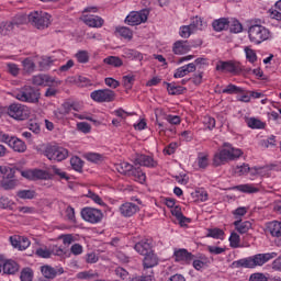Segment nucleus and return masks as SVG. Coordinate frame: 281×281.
<instances>
[{
	"instance_id": "f257e3e1",
	"label": "nucleus",
	"mask_w": 281,
	"mask_h": 281,
	"mask_svg": "<svg viewBox=\"0 0 281 281\" xmlns=\"http://www.w3.org/2000/svg\"><path fill=\"white\" fill-rule=\"evenodd\" d=\"M278 254L276 252H268V254H258L252 257L239 259L237 261H233L231 265L232 269H255V267H262V265L269 262V260H272V258H276Z\"/></svg>"
},
{
	"instance_id": "f03ea898",
	"label": "nucleus",
	"mask_w": 281,
	"mask_h": 281,
	"mask_svg": "<svg viewBox=\"0 0 281 281\" xmlns=\"http://www.w3.org/2000/svg\"><path fill=\"white\" fill-rule=\"evenodd\" d=\"M240 155H243V150L234 148L228 143H224V149L216 153L213 157V166L218 168V166H223V164H227V161H234V159H238Z\"/></svg>"
},
{
	"instance_id": "7ed1b4c3",
	"label": "nucleus",
	"mask_w": 281,
	"mask_h": 281,
	"mask_svg": "<svg viewBox=\"0 0 281 281\" xmlns=\"http://www.w3.org/2000/svg\"><path fill=\"white\" fill-rule=\"evenodd\" d=\"M248 38L254 45H260L271 38V31L261 24L252 23V25L248 27Z\"/></svg>"
},
{
	"instance_id": "20e7f679",
	"label": "nucleus",
	"mask_w": 281,
	"mask_h": 281,
	"mask_svg": "<svg viewBox=\"0 0 281 281\" xmlns=\"http://www.w3.org/2000/svg\"><path fill=\"white\" fill-rule=\"evenodd\" d=\"M44 155L49 161L60 162L65 161L69 157V149L58 145V144H48L44 149Z\"/></svg>"
},
{
	"instance_id": "39448f33",
	"label": "nucleus",
	"mask_w": 281,
	"mask_h": 281,
	"mask_svg": "<svg viewBox=\"0 0 281 281\" xmlns=\"http://www.w3.org/2000/svg\"><path fill=\"white\" fill-rule=\"evenodd\" d=\"M29 23L36 30H45L52 24V15L43 11L31 12L27 16Z\"/></svg>"
},
{
	"instance_id": "423d86ee",
	"label": "nucleus",
	"mask_w": 281,
	"mask_h": 281,
	"mask_svg": "<svg viewBox=\"0 0 281 281\" xmlns=\"http://www.w3.org/2000/svg\"><path fill=\"white\" fill-rule=\"evenodd\" d=\"M16 100L20 102H29L31 104H36L41 100V91L31 86H24L20 91L15 93Z\"/></svg>"
},
{
	"instance_id": "0eeeda50",
	"label": "nucleus",
	"mask_w": 281,
	"mask_h": 281,
	"mask_svg": "<svg viewBox=\"0 0 281 281\" xmlns=\"http://www.w3.org/2000/svg\"><path fill=\"white\" fill-rule=\"evenodd\" d=\"M8 115L13 120L23 121L30 117V110L21 103H13L8 108Z\"/></svg>"
},
{
	"instance_id": "6e6552de",
	"label": "nucleus",
	"mask_w": 281,
	"mask_h": 281,
	"mask_svg": "<svg viewBox=\"0 0 281 281\" xmlns=\"http://www.w3.org/2000/svg\"><path fill=\"white\" fill-rule=\"evenodd\" d=\"M150 14V11L147 9H143L140 11H132L126 18L125 23L127 25H142V23H146L148 21V15Z\"/></svg>"
},
{
	"instance_id": "1a4fd4ad",
	"label": "nucleus",
	"mask_w": 281,
	"mask_h": 281,
	"mask_svg": "<svg viewBox=\"0 0 281 281\" xmlns=\"http://www.w3.org/2000/svg\"><path fill=\"white\" fill-rule=\"evenodd\" d=\"M215 69L216 71H222V74H233V76H238L243 71L240 64L232 60L217 61Z\"/></svg>"
},
{
	"instance_id": "9d476101",
	"label": "nucleus",
	"mask_w": 281,
	"mask_h": 281,
	"mask_svg": "<svg viewBox=\"0 0 281 281\" xmlns=\"http://www.w3.org/2000/svg\"><path fill=\"white\" fill-rule=\"evenodd\" d=\"M91 100L93 102H114L115 101V91L111 89H100V90H94L90 93Z\"/></svg>"
},
{
	"instance_id": "9b49d317",
	"label": "nucleus",
	"mask_w": 281,
	"mask_h": 281,
	"mask_svg": "<svg viewBox=\"0 0 281 281\" xmlns=\"http://www.w3.org/2000/svg\"><path fill=\"white\" fill-rule=\"evenodd\" d=\"M104 214H102V211L93 207H85L81 210V217L83 221H87V223H100L103 218Z\"/></svg>"
},
{
	"instance_id": "f8f14e48",
	"label": "nucleus",
	"mask_w": 281,
	"mask_h": 281,
	"mask_svg": "<svg viewBox=\"0 0 281 281\" xmlns=\"http://www.w3.org/2000/svg\"><path fill=\"white\" fill-rule=\"evenodd\" d=\"M134 166H144L145 168H157V161L151 156L137 154L134 159Z\"/></svg>"
},
{
	"instance_id": "ddd939ff",
	"label": "nucleus",
	"mask_w": 281,
	"mask_h": 281,
	"mask_svg": "<svg viewBox=\"0 0 281 281\" xmlns=\"http://www.w3.org/2000/svg\"><path fill=\"white\" fill-rule=\"evenodd\" d=\"M42 274L47 280H54L56 276H63L65 273V269L63 267H52V266H42L41 267Z\"/></svg>"
},
{
	"instance_id": "4468645a",
	"label": "nucleus",
	"mask_w": 281,
	"mask_h": 281,
	"mask_svg": "<svg viewBox=\"0 0 281 281\" xmlns=\"http://www.w3.org/2000/svg\"><path fill=\"white\" fill-rule=\"evenodd\" d=\"M135 251L140 256H146L153 252V239H143L135 244L134 246Z\"/></svg>"
},
{
	"instance_id": "2eb2a0df",
	"label": "nucleus",
	"mask_w": 281,
	"mask_h": 281,
	"mask_svg": "<svg viewBox=\"0 0 281 281\" xmlns=\"http://www.w3.org/2000/svg\"><path fill=\"white\" fill-rule=\"evenodd\" d=\"M4 144H8V146H10V148H12L15 153H25V150H27V145H25V142L14 136H8V140H5Z\"/></svg>"
},
{
	"instance_id": "dca6fc26",
	"label": "nucleus",
	"mask_w": 281,
	"mask_h": 281,
	"mask_svg": "<svg viewBox=\"0 0 281 281\" xmlns=\"http://www.w3.org/2000/svg\"><path fill=\"white\" fill-rule=\"evenodd\" d=\"M137 212H139V206L133 202H127L120 206V213L125 218H130V216H134V214H137Z\"/></svg>"
},
{
	"instance_id": "f3484780",
	"label": "nucleus",
	"mask_w": 281,
	"mask_h": 281,
	"mask_svg": "<svg viewBox=\"0 0 281 281\" xmlns=\"http://www.w3.org/2000/svg\"><path fill=\"white\" fill-rule=\"evenodd\" d=\"M159 265V257L155 254V250L144 255L143 267L144 269H153V267H157Z\"/></svg>"
},
{
	"instance_id": "a211bd4d",
	"label": "nucleus",
	"mask_w": 281,
	"mask_h": 281,
	"mask_svg": "<svg viewBox=\"0 0 281 281\" xmlns=\"http://www.w3.org/2000/svg\"><path fill=\"white\" fill-rule=\"evenodd\" d=\"M82 21L88 27H102L104 25V19L98 15H83Z\"/></svg>"
},
{
	"instance_id": "6ab92c4d",
	"label": "nucleus",
	"mask_w": 281,
	"mask_h": 281,
	"mask_svg": "<svg viewBox=\"0 0 281 281\" xmlns=\"http://www.w3.org/2000/svg\"><path fill=\"white\" fill-rule=\"evenodd\" d=\"M173 256L176 258V262H192V260H194V255L184 248L176 250Z\"/></svg>"
},
{
	"instance_id": "aec40b11",
	"label": "nucleus",
	"mask_w": 281,
	"mask_h": 281,
	"mask_svg": "<svg viewBox=\"0 0 281 281\" xmlns=\"http://www.w3.org/2000/svg\"><path fill=\"white\" fill-rule=\"evenodd\" d=\"M19 269H21V266H19L16 263V261H14L12 259L4 261V263L2 266V271L7 276H14V274L19 273Z\"/></svg>"
},
{
	"instance_id": "412c9836",
	"label": "nucleus",
	"mask_w": 281,
	"mask_h": 281,
	"mask_svg": "<svg viewBox=\"0 0 281 281\" xmlns=\"http://www.w3.org/2000/svg\"><path fill=\"white\" fill-rule=\"evenodd\" d=\"M190 49H192V46L190 43H188V41H178L173 44L172 48L173 53L177 55L188 54Z\"/></svg>"
},
{
	"instance_id": "4be33fe9",
	"label": "nucleus",
	"mask_w": 281,
	"mask_h": 281,
	"mask_svg": "<svg viewBox=\"0 0 281 281\" xmlns=\"http://www.w3.org/2000/svg\"><path fill=\"white\" fill-rule=\"evenodd\" d=\"M267 229L273 238H281V222L272 221L267 224Z\"/></svg>"
},
{
	"instance_id": "5701e85b",
	"label": "nucleus",
	"mask_w": 281,
	"mask_h": 281,
	"mask_svg": "<svg viewBox=\"0 0 281 281\" xmlns=\"http://www.w3.org/2000/svg\"><path fill=\"white\" fill-rule=\"evenodd\" d=\"M128 177H133L134 181H137L138 183L146 182V173L142 171L140 167H132Z\"/></svg>"
},
{
	"instance_id": "b1692460",
	"label": "nucleus",
	"mask_w": 281,
	"mask_h": 281,
	"mask_svg": "<svg viewBox=\"0 0 281 281\" xmlns=\"http://www.w3.org/2000/svg\"><path fill=\"white\" fill-rule=\"evenodd\" d=\"M212 27L215 32H223V30H227L229 27V19L220 18L214 20L212 23Z\"/></svg>"
},
{
	"instance_id": "393cba45",
	"label": "nucleus",
	"mask_w": 281,
	"mask_h": 281,
	"mask_svg": "<svg viewBox=\"0 0 281 281\" xmlns=\"http://www.w3.org/2000/svg\"><path fill=\"white\" fill-rule=\"evenodd\" d=\"M233 225L238 234H247V232L251 229V222L249 221L243 222V220H237L233 223Z\"/></svg>"
},
{
	"instance_id": "a878e982",
	"label": "nucleus",
	"mask_w": 281,
	"mask_h": 281,
	"mask_svg": "<svg viewBox=\"0 0 281 281\" xmlns=\"http://www.w3.org/2000/svg\"><path fill=\"white\" fill-rule=\"evenodd\" d=\"M115 34L116 36H120L121 38H125L126 41L133 40V31L127 26H117L115 29Z\"/></svg>"
},
{
	"instance_id": "bb28decb",
	"label": "nucleus",
	"mask_w": 281,
	"mask_h": 281,
	"mask_svg": "<svg viewBox=\"0 0 281 281\" xmlns=\"http://www.w3.org/2000/svg\"><path fill=\"white\" fill-rule=\"evenodd\" d=\"M164 85H166L169 95H181V93L186 91L184 87L176 86L175 83H168L165 81Z\"/></svg>"
},
{
	"instance_id": "cd10ccee",
	"label": "nucleus",
	"mask_w": 281,
	"mask_h": 281,
	"mask_svg": "<svg viewBox=\"0 0 281 281\" xmlns=\"http://www.w3.org/2000/svg\"><path fill=\"white\" fill-rule=\"evenodd\" d=\"M222 93H227L228 95H238L239 93H245V89L234 83H229L222 90Z\"/></svg>"
},
{
	"instance_id": "c85d7f7f",
	"label": "nucleus",
	"mask_w": 281,
	"mask_h": 281,
	"mask_svg": "<svg viewBox=\"0 0 281 281\" xmlns=\"http://www.w3.org/2000/svg\"><path fill=\"white\" fill-rule=\"evenodd\" d=\"M0 173L2 175V179L12 180L14 179V175H16V168L0 166Z\"/></svg>"
},
{
	"instance_id": "c756f323",
	"label": "nucleus",
	"mask_w": 281,
	"mask_h": 281,
	"mask_svg": "<svg viewBox=\"0 0 281 281\" xmlns=\"http://www.w3.org/2000/svg\"><path fill=\"white\" fill-rule=\"evenodd\" d=\"M104 65H110V67L120 68L124 65V61L119 56H108L103 59Z\"/></svg>"
},
{
	"instance_id": "7c9ffc66",
	"label": "nucleus",
	"mask_w": 281,
	"mask_h": 281,
	"mask_svg": "<svg viewBox=\"0 0 281 281\" xmlns=\"http://www.w3.org/2000/svg\"><path fill=\"white\" fill-rule=\"evenodd\" d=\"M246 124L249 128H252V130H260V128H265V126H267V123H265L256 117L246 119Z\"/></svg>"
},
{
	"instance_id": "2f4dec72",
	"label": "nucleus",
	"mask_w": 281,
	"mask_h": 281,
	"mask_svg": "<svg viewBox=\"0 0 281 281\" xmlns=\"http://www.w3.org/2000/svg\"><path fill=\"white\" fill-rule=\"evenodd\" d=\"M133 165L128 162H121L115 165V170L120 172V175H124L125 177H128L131 175V170H133Z\"/></svg>"
},
{
	"instance_id": "473e14b6",
	"label": "nucleus",
	"mask_w": 281,
	"mask_h": 281,
	"mask_svg": "<svg viewBox=\"0 0 281 281\" xmlns=\"http://www.w3.org/2000/svg\"><path fill=\"white\" fill-rule=\"evenodd\" d=\"M85 159L90 161V164H102V161H104V155L99 153H87L85 154Z\"/></svg>"
},
{
	"instance_id": "72a5a7b5",
	"label": "nucleus",
	"mask_w": 281,
	"mask_h": 281,
	"mask_svg": "<svg viewBox=\"0 0 281 281\" xmlns=\"http://www.w3.org/2000/svg\"><path fill=\"white\" fill-rule=\"evenodd\" d=\"M48 82H54V79L47 75H37L33 77V85L42 87V85H48Z\"/></svg>"
},
{
	"instance_id": "f704fd0d",
	"label": "nucleus",
	"mask_w": 281,
	"mask_h": 281,
	"mask_svg": "<svg viewBox=\"0 0 281 281\" xmlns=\"http://www.w3.org/2000/svg\"><path fill=\"white\" fill-rule=\"evenodd\" d=\"M14 25H18L16 22H2L0 24V35L8 36V34L14 30Z\"/></svg>"
},
{
	"instance_id": "c9c22d12",
	"label": "nucleus",
	"mask_w": 281,
	"mask_h": 281,
	"mask_svg": "<svg viewBox=\"0 0 281 281\" xmlns=\"http://www.w3.org/2000/svg\"><path fill=\"white\" fill-rule=\"evenodd\" d=\"M16 186H19V180L16 179H2L0 181V188H2V190H14V188H16Z\"/></svg>"
},
{
	"instance_id": "e433bc0d",
	"label": "nucleus",
	"mask_w": 281,
	"mask_h": 281,
	"mask_svg": "<svg viewBox=\"0 0 281 281\" xmlns=\"http://www.w3.org/2000/svg\"><path fill=\"white\" fill-rule=\"evenodd\" d=\"M70 165H71L72 170H76V172H82L85 161H82L80 157L75 156V157L70 158Z\"/></svg>"
},
{
	"instance_id": "4c0bfd02",
	"label": "nucleus",
	"mask_w": 281,
	"mask_h": 281,
	"mask_svg": "<svg viewBox=\"0 0 281 281\" xmlns=\"http://www.w3.org/2000/svg\"><path fill=\"white\" fill-rule=\"evenodd\" d=\"M20 280L21 281L34 280V270H32V268L30 267L23 268L20 274Z\"/></svg>"
},
{
	"instance_id": "58836bf2",
	"label": "nucleus",
	"mask_w": 281,
	"mask_h": 281,
	"mask_svg": "<svg viewBox=\"0 0 281 281\" xmlns=\"http://www.w3.org/2000/svg\"><path fill=\"white\" fill-rule=\"evenodd\" d=\"M234 190H238L239 192H246L247 194H255V192H258V188H255L251 184H239L234 187Z\"/></svg>"
},
{
	"instance_id": "ea45409f",
	"label": "nucleus",
	"mask_w": 281,
	"mask_h": 281,
	"mask_svg": "<svg viewBox=\"0 0 281 281\" xmlns=\"http://www.w3.org/2000/svg\"><path fill=\"white\" fill-rule=\"evenodd\" d=\"M50 179L49 172L42 169H33V181Z\"/></svg>"
},
{
	"instance_id": "a19ab883",
	"label": "nucleus",
	"mask_w": 281,
	"mask_h": 281,
	"mask_svg": "<svg viewBox=\"0 0 281 281\" xmlns=\"http://www.w3.org/2000/svg\"><path fill=\"white\" fill-rule=\"evenodd\" d=\"M75 58H77V61L81 65H87L89 63V52L88 50H78L75 55Z\"/></svg>"
},
{
	"instance_id": "79ce46f5",
	"label": "nucleus",
	"mask_w": 281,
	"mask_h": 281,
	"mask_svg": "<svg viewBox=\"0 0 281 281\" xmlns=\"http://www.w3.org/2000/svg\"><path fill=\"white\" fill-rule=\"evenodd\" d=\"M38 65H40L41 71H47V69H49V67L54 65V59H52V57H43L40 60Z\"/></svg>"
},
{
	"instance_id": "37998d69",
	"label": "nucleus",
	"mask_w": 281,
	"mask_h": 281,
	"mask_svg": "<svg viewBox=\"0 0 281 281\" xmlns=\"http://www.w3.org/2000/svg\"><path fill=\"white\" fill-rule=\"evenodd\" d=\"M16 196H19V199L32 200V199H34V196H36V191H34V190H20V191L16 192Z\"/></svg>"
},
{
	"instance_id": "c03bdc74",
	"label": "nucleus",
	"mask_w": 281,
	"mask_h": 281,
	"mask_svg": "<svg viewBox=\"0 0 281 281\" xmlns=\"http://www.w3.org/2000/svg\"><path fill=\"white\" fill-rule=\"evenodd\" d=\"M189 27L192 29L193 32H196V30H203V19L199 16L193 18Z\"/></svg>"
},
{
	"instance_id": "a18cd8bd",
	"label": "nucleus",
	"mask_w": 281,
	"mask_h": 281,
	"mask_svg": "<svg viewBox=\"0 0 281 281\" xmlns=\"http://www.w3.org/2000/svg\"><path fill=\"white\" fill-rule=\"evenodd\" d=\"M229 245L233 249H238V247H240V235L233 232L229 236Z\"/></svg>"
},
{
	"instance_id": "49530a36",
	"label": "nucleus",
	"mask_w": 281,
	"mask_h": 281,
	"mask_svg": "<svg viewBox=\"0 0 281 281\" xmlns=\"http://www.w3.org/2000/svg\"><path fill=\"white\" fill-rule=\"evenodd\" d=\"M229 25H231V32L233 34H240V32H243V24L238 20L234 19L229 21Z\"/></svg>"
},
{
	"instance_id": "de8ad7c7",
	"label": "nucleus",
	"mask_w": 281,
	"mask_h": 281,
	"mask_svg": "<svg viewBox=\"0 0 281 281\" xmlns=\"http://www.w3.org/2000/svg\"><path fill=\"white\" fill-rule=\"evenodd\" d=\"M222 236H225V232L221 228H210L207 233L209 238H221Z\"/></svg>"
},
{
	"instance_id": "09e8293b",
	"label": "nucleus",
	"mask_w": 281,
	"mask_h": 281,
	"mask_svg": "<svg viewBox=\"0 0 281 281\" xmlns=\"http://www.w3.org/2000/svg\"><path fill=\"white\" fill-rule=\"evenodd\" d=\"M203 124L209 131H213L216 127V120L212 116H204Z\"/></svg>"
},
{
	"instance_id": "8fccbe9b",
	"label": "nucleus",
	"mask_w": 281,
	"mask_h": 281,
	"mask_svg": "<svg viewBox=\"0 0 281 281\" xmlns=\"http://www.w3.org/2000/svg\"><path fill=\"white\" fill-rule=\"evenodd\" d=\"M245 54L249 63H256V60H258V55H256V50L249 47H245Z\"/></svg>"
},
{
	"instance_id": "3c124183",
	"label": "nucleus",
	"mask_w": 281,
	"mask_h": 281,
	"mask_svg": "<svg viewBox=\"0 0 281 281\" xmlns=\"http://www.w3.org/2000/svg\"><path fill=\"white\" fill-rule=\"evenodd\" d=\"M192 34H194V31L190 27V25H183L180 27L181 38H190V35Z\"/></svg>"
},
{
	"instance_id": "603ef678",
	"label": "nucleus",
	"mask_w": 281,
	"mask_h": 281,
	"mask_svg": "<svg viewBox=\"0 0 281 281\" xmlns=\"http://www.w3.org/2000/svg\"><path fill=\"white\" fill-rule=\"evenodd\" d=\"M35 254L38 258H52V250L47 248H37Z\"/></svg>"
},
{
	"instance_id": "864d4df0",
	"label": "nucleus",
	"mask_w": 281,
	"mask_h": 281,
	"mask_svg": "<svg viewBox=\"0 0 281 281\" xmlns=\"http://www.w3.org/2000/svg\"><path fill=\"white\" fill-rule=\"evenodd\" d=\"M134 82H135V76L127 75L123 77V83L125 89H133Z\"/></svg>"
},
{
	"instance_id": "5fc2aeb1",
	"label": "nucleus",
	"mask_w": 281,
	"mask_h": 281,
	"mask_svg": "<svg viewBox=\"0 0 281 281\" xmlns=\"http://www.w3.org/2000/svg\"><path fill=\"white\" fill-rule=\"evenodd\" d=\"M52 170L54 175H56L60 179H65L66 181H69V176H67V172L63 171L60 168L56 166H52Z\"/></svg>"
},
{
	"instance_id": "6e6d98bb",
	"label": "nucleus",
	"mask_w": 281,
	"mask_h": 281,
	"mask_svg": "<svg viewBox=\"0 0 281 281\" xmlns=\"http://www.w3.org/2000/svg\"><path fill=\"white\" fill-rule=\"evenodd\" d=\"M250 167L247 164H243L241 166H237L235 169L236 175L243 176L249 173Z\"/></svg>"
},
{
	"instance_id": "4d7b16f0",
	"label": "nucleus",
	"mask_w": 281,
	"mask_h": 281,
	"mask_svg": "<svg viewBox=\"0 0 281 281\" xmlns=\"http://www.w3.org/2000/svg\"><path fill=\"white\" fill-rule=\"evenodd\" d=\"M88 199H91L97 205H104V201H102V198L100 195L93 193V191H89L87 194Z\"/></svg>"
},
{
	"instance_id": "13d9d810",
	"label": "nucleus",
	"mask_w": 281,
	"mask_h": 281,
	"mask_svg": "<svg viewBox=\"0 0 281 281\" xmlns=\"http://www.w3.org/2000/svg\"><path fill=\"white\" fill-rule=\"evenodd\" d=\"M178 147H179V145L177 143H170L167 147H165L164 154L165 155H175Z\"/></svg>"
},
{
	"instance_id": "bf43d9fd",
	"label": "nucleus",
	"mask_w": 281,
	"mask_h": 281,
	"mask_svg": "<svg viewBox=\"0 0 281 281\" xmlns=\"http://www.w3.org/2000/svg\"><path fill=\"white\" fill-rule=\"evenodd\" d=\"M78 131L81 133H91V125L87 122H80L77 124Z\"/></svg>"
},
{
	"instance_id": "052dcab7",
	"label": "nucleus",
	"mask_w": 281,
	"mask_h": 281,
	"mask_svg": "<svg viewBox=\"0 0 281 281\" xmlns=\"http://www.w3.org/2000/svg\"><path fill=\"white\" fill-rule=\"evenodd\" d=\"M188 74H190L188 72V68H186V66H182L176 70V72L173 74V78H183L188 76Z\"/></svg>"
},
{
	"instance_id": "680f3d73",
	"label": "nucleus",
	"mask_w": 281,
	"mask_h": 281,
	"mask_svg": "<svg viewBox=\"0 0 281 281\" xmlns=\"http://www.w3.org/2000/svg\"><path fill=\"white\" fill-rule=\"evenodd\" d=\"M104 82H105L106 87H110L111 89H117V87H120V81H117L111 77L105 78Z\"/></svg>"
},
{
	"instance_id": "e2e57ef3",
	"label": "nucleus",
	"mask_w": 281,
	"mask_h": 281,
	"mask_svg": "<svg viewBox=\"0 0 281 281\" xmlns=\"http://www.w3.org/2000/svg\"><path fill=\"white\" fill-rule=\"evenodd\" d=\"M207 251L214 256H220V254H225V248H221L218 246H207Z\"/></svg>"
},
{
	"instance_id": "0e129e2a",
	"label": "nucleus",
	"mask_w": 281,
	"mask_h": 281,
	"mask_svg": "<svg viewBox=\"0 0 281 281\" xmlns=\"http://www.w3.org/2000/svg\"><path fill=\"white\" fill-rule=\"evenodd\" d=\"M115 274L117 278H121V280H126V278H128V271H126L124 268H116Z\"/></svg>"
},
{
	"instance_id": "69168bd1",
	"label": "nucleus",
	"mask_w": 281,
	"mask_h": 281,
	"mask_svg": "<svg viewBox=\"0 0 281 281\" xmlns=\"http://www.w3.org/2000/svg\"><path fill=\"white\" fill-rule=\"evenodd\" d=\"M251 177H256V175H265V167H252L249 169Z\"/></svg>"
},
{
	"instance_id": "338daca9",
	"label": "nucleus",
	"mask_w": 281,
	"mask_h": 281,
	"mask_svg": "<svg viewBox=\"0 0 281 281\" xmlns=\"http://www.w3.org/2000/svg\"><path fill=\"white\" fill-rule=\"evenodd\" d=\"M249 281H268V279L262 273H254L250 276Z\"/></svg>"
},
{
	"instance_id": "774afa93",
	"label": "nucleus",
	"mask_w": 281,
	"mask_h": 281,
	"mask_svg": "<svg viewBox=\"0 0 281 281\" xmlns=\"http://www.w3.org/2000/svg\"><path fill=\"white\" fill-rule=\"evenodd\" d=\"M272 269L274 271H281V256H279L273 262H272Z\"/></svg>"
}]
</instances>
